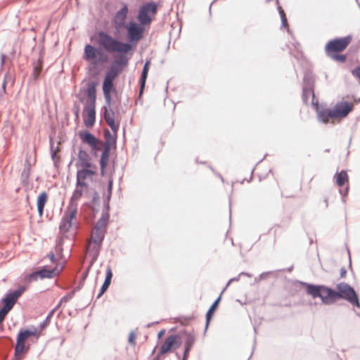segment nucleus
Here are the masks:
<instances>
[{"mask_svg": "<svg viewBox=\"0 0 360 360\" xmlns=\"http://www.w3.org/2000/svg\"><path fill=\"white\" fill-rule=\"evenodd\" d=\"M96 42L109 52L126 53L132 49V45L129 43L121 42L104 32L98 34Z\"/></svg>", "mask_w": 360, "mask_h": 360, "instance_id": "f257e3e1", "label": "nucleus"}, {"mask_svg": "<svg viewBox=\"0 0 360 360\" xmlns=\"http://www.w3.org/2000/svg\"><path fill=\"white\" fill-rule=\"evenodd\" d=\"M307 288V292L312 297L321 298L324 304H330L337 300L338 292L327 288L324 285H315L309 283H304Z\"/></svg>", "mask_w": 360, "mask_h": 360, "instance_id": "f03ea898", "label": "nucleus"}, {"mask_svg": "<svg viewBox=\"0 0 360 360\" xmlns=\"http://www.w3.org/2000/svg\"><path fill=\"white\" fill-rule=\"evenodd\" d=\"M83 58L89 63L90 68H97L108 60V55L101 49L90 44L84 46Z\"/></svg>", "mask_w": 360, "mask_h": 360, "instance_id": "7ed1b4c3", "label": "nucleus"}, {"mask_svg": "<svg viewBox=\"0 0 360 360\" xmlns=\"http://www.w3.org/2000/svg\"><path fill=\"white\" fill-rule=\"evenodd\" d=\"M25 290V288L24 287H21L17 290L7 293L1 300L4 306L0 309V323L4 321L7 314L12 309Z\"/></svg>", "mask_w": 360, "mask_h": 360, "instance_id": "20e7f679", "label": "nucleus"}, {"mask_svg": "<svg viewBox=\"0 0 360 360\" xmlns=\"http://www.w3.org/2000/svg\"><path fill=\"white\" fill-rule=\"evenodd\" d=\"M337 288L338 290L337 300L342 298L353 305L360 307L357 295L353 288L345 283H340L337 285Z\"/></svg>", "mask_w": 360, "mask_h": 360, "instance_id": "39448f33", "label": "nucleus"}, {"mask_svg": "<svg viewBox=\"0 0 360 360\" xmlns=\"http://www.w3.org/2000/svg\"><path fill=\"white\" fill-rule=\"evenodd\" d=\"M156 12V4L154 2H148L143 4L140 8L137 18L141 25H148L150 23L152 18Z\"/></svg>", "mask_w": 360, "mask_h": 360, "instance_id": "423d86ee", "label": "nucleus"}, {"mask_svg": "<svg viewBox=\"0 0 360 360\" xmlns=\"http://www.w3.org/2000/svg\"><path fill=\"white\" fill-rule=\"evenodd\" d=\"M119 73L118 70H115V67H111L110 70L106 73L103 84V91L106 103L110 105L111 102L110 92L113 89V80Z\"/></svg>", "mask_w": 360, "mask_h": 360, "instance_id": "0eeeda50", "label": "nucleus"}, {"mask_svg": "<svg viewBox=\"0 0 360 360\" xmlns=\"http://www.w3.org/2000/svg\"><path fill=\"white\" fill-rule=\"evenodd\" d=\"M77 213V204H70L63 217L60 224V230L61 232H67L72 226V220L75 219Z\"/></svg>", "mask_w": 360, "mask_h": 360, "instance_id": "6e6552de", "label": "nucleus"}, {"mask_svg": "<svg viewBox=\"0 0 360 360\" xmlns=\"http://www.w3.org/2000/svg\"><path fill=\"white\" fill-rule=\"evenodd\" d=\"M351 39V37L347 36L329 41L326 46V51L328 54L333 52L342 51L348 46Z\"/></svg>", "mask_w": 360, "mask_h": 360, "instance_id": "1a4fd4ad", "label": "nucleus"}, {"mask_svg": "<svg viewBox=\"0 0 360 360\" xmlns=\"http://www.w3.org/2000/svg\"><path fill=\"white\" fill-rule=\"evenodd\" d=\"M104 230L94 229L91 232V240L88 245V250L94 251V259L97 257L99 245L102 243L104 237Z\"/></svg>", "mask_w": 360, "mask_h": 360, "instance_id": "9d476101", "label": "nucleus"}, {"mask_svg": "<svg viewBox=\"0 0 360 360\" xmlns=\"http://www.w3.org/2000/svg\"><path fill=\"white\" fill-rule=\"evenodd\" d=\"M352 110V105L347 101L337 103L332 111V119H342L345 117Z\"/></svg>", "mask_w": 360, "mask_h": 360, "instance_id": "9b49d317", "label": "nucleus"}, {"mask_svg": "<svg viewBox=\"0 0 360 360\" xmlns=\"http://www.w3.org/2000/svg\"><path fill=\"white\" fill-rule=\"evenodd\" d=\"M143 28L134 22L127 26V37L129 42H138L143 37Z\"/></svg>", "mask_w": 360, "mask_h": 360, "instance_id": "f8f14e48", "label": "nucleus"}, {"mask_svg": "<svg viewBox=\"0 0 360 360\" xmlns=\"http://www.w3.org/2000/svg\"><path fill=\"white\" fill-rule=\"evenodd\" d=\"M96 167H92V168L84 167V169L79 170L77 174L78 186L86 187V184L84 181L87 179L92 180L93 176L96 173Z\"/></svg>", "mask_w": 360, "mask_h": 360, "instance_id": "ddd939ff", "label": "nucleus"}, {"mask_svg": "<svg viewBox=\"0 0 360 360\" xmlns=\"http://www.w3.org/2000/svg\"><path fill=\"white\" fill-rule=\"evenodd\" d=\"M62 266L60 268L56 266L52 270H48L46 269H43L38 271H35L30 275V281H36L39 277L41 278H53V276L58 275L62 270Z\"/></svg>", "mask_w": 360, "mask_h": 360, "instance_id": "4468645a", "label": "nucleus"}, {"mask_svg": "<svg viewBox=\"0 0 360 360\" xmlns=\"http://www.w3.org/2000/svg\"><path fill=\"white\" fill-rule=\"evenodd\" d=\"M178 336L175 335L168 336L161 346L160 354H166L172 349L178 348L181 344L178 342Z\"/></svg>", "mask_w": 360, "mask_h": 360, "instance_id": "2eb2a0df", "label": "nucleus"}, {"mask_svg": "<svg viewBox=\"0 0 360 360\" xmlns=\"http://www.w3.org/2000/svg\"><path fill=\"white\" fill-rule=\"evenodd\" d=\"M95 105H86L84 108V122L86 127H92L95 122Z\"/></svg>", "mask_w": 360, "mask_h": 360, "instance_id": "dca6fc26", "label": "nucleus"}, {"mask_svg": "<svg viewBox=\"0 0 360 360\" xmlns=\"http://www.w3.org/2000/svg\"><path fill=\"white\" fill-rule=\"evenodd\" d=\"M80 137L84 143L89 144L92 150H98L101 143L91 133L84 132L80 134Z\"/></svg>", "mask_w": 360, "mask_h": 360, "instance_id": "f3484780", "label": "nucleus"}, {"mask_svg": "<svg viewBox=\"0 0 360 360\" xmlns=\"http://www.w3.org/2000/svg\"><path fill=\"white\" fill-rule=\"evenodd\" d=\"M128 13V8L124 5L120 11H118L114 18L113 22L117 30L121 29L124 26L125 19Z\"/></svg>", "mask_w": 360, "mask_h": 360, "instance_id": "a211bd4d", "label": "nucleus"}, {"mask_svg": "<svg viewBox=\"0 0 360 360\" xmlns=\"http://www.w3.org/2000/svg\"><path fill=\"white\" fill-rule=\"evenodd\" d=\"M313 104L315 105L316 112H317V117L319 122L322 123H327L330 118L332 119V111L331 109H319L318 103H314L313 102Z\"/></svg>", "mask_w": 360, "mask_h": 360, "instance_id": "6ab92c4d", "label": "nucleus"}, {"mask_svg": "<svg viewBox=\"0 0 360 360\" xmlns=\"http://www.w3.org/2000/svg\"><path fill=\"white\" fill-rule=\"evenodd\" d=\"M104 119L112 131L116 134L119 128V124L116 123L115 121L114 112L111 110L105 108Z\"/></svg>", "mask_w": 360, "mask_h": 360, "instance_id": "aec40b11", "label": "nucleus"}, {"mask_svg": "<svg viewBox=\"0 0 360 360\" xmlns=\"http://www.w3.org/2000/svg\"><path fill=\"white\" fill-rule=\"evenodd\" d=\"M109 153H110V146L108 145H107L105 146V148L102 152L101 159H100V165H101L102 175H104V169L108 162Z\"/></svg>", "mask_w": 360, "mask_h": 360, "instance_id": "412c9836", "label": "nucleus"}, {"mask_svg": "<svg viewBox=\"0 0 360 360\" xmlns=\"http://www.w3.org/2000/svg\"><path fill=\"white\" fill-rule=\"evenodd\" d=\"M128 63V58L124 55H120L115 58V60L111 67H115V70H118L119 72L121 69L126 66Z\"/></svg>", "mask_w": 360, "mask_h": 360, "instance_id": "4be33fe9", "label": "nucleus"}, {"mask_svg": "<svg viewBox=\"0 0 360 360\" xmlns=\"http://www.w3.org/2000/svg\"><path fill=\"white\" fill-rule=\"evenodd\" d=\"M79 161L81 162V165L83 167L92 168V167H96L95 165L91 164L88 154L84 151H82V150L79 151Z\"/></svg>", "mask_w": 360, "mask_h": 360, "instance_id": "5701e85b", "label": "nucleus"}, {"mask_svg": "<svg viewBox=\"0 0 360 360\" xmlns=\"http://www.w3.org/2000/svg\"><path fill=\"white\" fill-rule=\"evenodd\" d=\"M195 342V338L193 335L188 334L186 338V343H185V350L184 352V356L182 360H186L188 358V353L193 347Z\"/></svg>", "mask_w": 360, "mask_h": 360, "instance_id": "b1692460", "label": "nucleus"}, {"mask_svg": "<svg viewBox=\"0 0 360 360\" xmlns=\"http://www.w3.org/2000/svg\"><path fill=\"white\" fill-rule=\"evenodd\" d=\"M304 86L303 87V96L306 98L307 96L312 94L311 85L313 83V79L311 77L307 75L304 77Z\"/></svg>", "mask_w": 360, "mask_h": 360, "instance_id": "393cba45", "label": "nucleus"}, {"mask_svg": "<svg viewBox=\"0 0 360 360\" xmlns=\"http://www.w3.org/2000/svg\"><path fill=\"white\" fill-rule=\"evenodd\" d=\"M47 200V195L41 193L37 198V210L40 216L42 215L44 207Z\"/></svg>", "mask_w": 360, "mask_h": 360, "instance_id": "a878e982", "label": "nucleus"}, {"mask_svg": "<svg viewBox=\"0 0 360 360\" xmlns=\"http://www.w3.org/2000/svg\"><path fill=\"white\" fill-rule=\"evenodd\" d=\"M150 61H146L142 71L141 77L140 79V84H141V94L145 86L146 81L148 76V72L149 70Z\"/></svg>", "mask_w": 360, "mask_h": 360, "instance_id": "bb28decb", "label": "nucleus"}, {"mask_svg": "<svg viewBox=\"0 0 360 360\" xmlns=\"http://www.w3.org/2000/svg\"><path fill=\"white\" fill-rule=\"evenodd\" d=\"M221 300V295L219 297L214 301V302L211 305L209 310L206 314V328H207L210 319L212 317V314L214 313L215 309L217 308L219 301Z\"/></svg>", "mask_w": 360, "mask_h": 360, "instance_id": "cd10ccee", "label": "nucleus"}, {"mask_svg": "<svg viewBox=\"0 0 360 360\" xmlns=\"http://www.w3.org/2000/svg\"><path fill=\"white\" fill-rule=\"evenodd\" d=\"M87 95L89 99L86 103V105H95L96 102V90L93 86H90L87 89Z\"/></svg>", "mask_w": 360, "mask_h": 360, "instance_id": "c85d7f7f", "label": "nucleus"}, {"mask_svg": "<svg viewBox=\"0 0 360 360\" xmlns=\"http://www.w3.org/2000/svg\"><path fill=\"white\" fill-rule=\"evenodd\" d=\"M108 217H109L108 214H103L102 215V217H101V219L96 224V225L94 226V229H99V230H104L105 231V226L107 225Z\"/></svg>", "mask_w": 360, "mask_h": 360, "instance_id": "c756f323", "label": "nucleus"}, {"mask_svg": "<svg viewBox=\"0 0 360 360\" xmlns=\"http://www.w3.org/2000/svg\"><path fill=\"white\" fill-rule=\"evenodd\" d=\"M85 188H86V187H82L81 186H78V184H77V188H76L75 191H74L73 195L72 196L70 204H72V203L75 204V201H77V200H79L81 198V196L83 194L84 190Z\"/></svg>", "mask_w": 360, "mask_h": 360, "instance_id": "7c9ffc66", "label": "nucleus"}, {"mask_svg": "<svg viewBox=\"0 0 360 360\" xmlns=\"http://www.w3.org/2000/svg\"><path fill=\"white\" fill-rule=\"evenodd\" d=\"M347 174L345 171H342L337 174V184L339 186H342L347 181Z\"/></svg>", "mask_w": 360, "mask_h": 360, "instance_id": "2f4dec72", "label": "nucleus"}, {"mask_svg": "<svg viewBox=\"0 0 360 360\" xmlns=\"http://www.w3.org/2000/svg\"><path fill=\"white\" fill-rule=\"evenodd\" d=\"M30 164L27 162L25 168L21 174V179L23 181H26L30 176Z\"/></svg>", "mask_w": 360, "mask_h": 360, "instance_id": "473e14b6", "label": "nucleus"}, {"mask_svg": "<svg viewBox=\"0 0 360 360\" xmlns=\"http://www.w3.org/2000/svg\"><path fill=\"white\" fill-rule=\"evenodd\" d=\"M55 309H53L51 310L49 314H48L45 321H44L41 325H40V329L38 330L37 328H34V329H36L37 331L39 332V335L41 334V330L43 329V328L48 323V322L49 321L50 319L52 317V316L53 315L54 312H55ZM34 328V327L31 328H29L28 330H32Z\"/></svg>", "mask_w": 360, "mask_h": 360, "instance_id": "72a5a7b5", "label": "nucleus"}, {"mask_svg": "<svg viewBox=\"0 0 360 360\" xmlns=\"http://www.w3.org/2000/svg\"><path fill=\"white\" fill-rule=\"evenodd\" d=\"M112 277V271H111L110 268H108L104 283L106 284L110 285Z\"/></svg>", "mask_w": 360, "mask_h": 360, "instance_id": "f704fd0d", "label": "nucleus"}, {"mask_svg": "<svg viewBox=\"0 0 360 360\" xmlns=\"http://www.w3.org/2000/svg\"><path fill=\"white\" fill-rule=\"evenodd\" d=\"M328 55L330 56L333 59L340 62H344L346 59V57L344 55H332L330 53Z\"/></svg>", "mask_w": 360, "mask_h": 360, "instance_id": "c9c22d12", "label": "nucleus"}, {"mask_svg": "<svg viewBox=\"0 0 360 360\" xmlns=\"http://www.w3.org/2000/svg\"><path fill=\"white\" fill-rule=\"evenodd\" d=\"M278 10H279V13H280V15H281V18L282 20V24L283 26H285L286 23H287V20L285 18L284 11L281 9V7H278Z\"/></svg>", "mask_w": 360, "mask_h": 360, "instance_id": "e433bc0d", "label": "nucleus"}, {"mask_svg": "<svg viewBox=\"0 0 360 360\" xmlns=\"http://www.w3.org/2000/svg\"><path fill=\"white\" fill-rule=\"evenodd\" d=\"M51 156H52V158L54 159L55 158V156L56 155V153L58 151V147H54V144L52 142V141L51 140Z\"/></svg>", "mask_w": 360, "mask_h": 360, "instance_id": "4c0bfd02", "label": "nucleus"}, {"mask_svg": "<svg viewBox=\"0 0 360 360\" xmlns=\"http://www.w3.org/2000/svg\"><path fill=\"white\" fill-rule=\"evenodd\" d=\"M110 285L108 284H106L105 283H103L101 288V291L100 292L98 293L97 297L99 298L101 297V295L107 290V289L108 288Z\"/></svg>", "mask_w": 360, "mask_h": 360, "instance_id": "58836bf2", "label": "nucleus"}, {"mask_svg": "<svg viewBox=\"0 0 360 360\" xmlns=\"http://www.w3.org/2000/svg\"><path fill=\"white\" fill-rule=\"evenodd\" d=\"M135 339H136V334L134 332H131L129 333V339H128V342L131 344V345H134L135 344Z\"/></svg>", "mask_w": 360, "mask_h": 360, "instance_id": "ea45409f", "label": "nucleus"}, {"mask_svg": "<svg viewBox=\"0 0 360 360\" xmlns=\"http://www.w3.org/2000/svg\"><path fill=\"white\" fill-rule=\"evenodd\" d=\"M352 75L360 80V66L356 68L352 71Z\"/></svg>", "mask_w": 360, "mask_h": 360, "instance_id": "a19ab883", "label": "nucleus"}, {"mask_svg": "<svg viewBox=\"0 0 360 360\" xmlns=\"http://www.w3.org/2000/svg\"><path fill=\"white\" fill-rule=\"evenodd\" d=\"M41 66H40L39 65H36V66L34 68V72H33V75H34V76L35 77V78H37V77L39 76V73H40V72H41Z\"/></svg>", "mask_w": 360, "mask_h": 360, "instance_id": "79ce46f5", "label": "nucleus"}, {"mask_svg": "<svg viewBox=\"0 0 360 360\" xmlns=\"http://www.w3.org/2000/svg\"><path fill=\"white\" fill-rule=\"evenodd\" d=\"M112 186V181L111 180H110L109 182H108V195L107 196L108 200H110V195H111Z\"/></svg>", "mask_w": 360, "mask_h": 360, "instance_id": "37998d69", "label": "nucleus"}, {"mask_svg": "<svg viewBox=\"0 0 360 360\" xmlns=\"http://www.w3.org/2000/svg\"><path fill=\"white\" fill-rule=\"evenodd\" d=\"M239 280V276L237 278H233L229 280V281L227 283V285H229L231 282L233 281H238Z\"/></svg>", "mask_w": 360, "mask_h": 360, "instance_id": "c03bdc74", "label": "nucleus"}, {"mask_svg": "<svg viewBox=\"0 0 360 360\" xmlns=\"http://www.w3.org/2000/svg\"><path fill=\"white\" fill-rule=\"evenodd\" d=\"M49 258H50V259H51V261L52 262H53L55 261V256H54V255H53V254H50V255H49Z\"/></svg>", "mask_w": 360, "mask_h": 360, "instance_id": "a18cd8bd", "label": "nucleus"}, {"mask_svg": "<svg viewBox=\"0 0 360 360\" xmlns=\"http://www.w3.org/2000/svg\"><path fill=\"white\" fill-rule=\"evenodd\" d=\"M165 331L164 330H161L158 333V337L159 338H160L162 337V335L164 334Z\"/></svg>", "mask_w": 360, "mask_h": 360, "instance_id": "49530a36", "label": "nucleus"}, {"mask_svg": "<svg viewBox=\"0 0 360 360\" xmlns=\"http://www.w3.org/2000/svg\"><path fill=\"white\" fill-rule=\"evenodd\" d=\"M4 58H5V56H4V55H2V56H1V65H3V64H4Z\"/></svg>", "mask_w": 360, "mask_h": 360, "instance_id": "de8ad7c7", "label": "nucleus"}, {"mask_svg": "<svg viewBox=\"0 0 360 360\" xmlns=\"http://www.w3.org/2000/svg\"><path fill=\"white\" fill-rule=\"evenodd\" d=\"M242 274H244V275H245V276H249V277H250V276H250V274H248V273H240V275H239V276H240V275H242Z\"/></svg>", "mask_w": 360, "mask_h": 360, "instance_id": "09e8293b", "label": "nucleus"}, {"mask_svg": "<svg viewBox=\"0 0 360 360\" xmlns=\"http://www.w3.org/2000/svg\"><path fill=\"white\" fill-rule=\"evenodd\" d=\"M68 300V297H63L61 299L60 302H63V300L67 301Z\"/></svg>", "mask_w": 360, "mask_h": 360, "instance_id": "8fccbe9b", "label": "nucleus"}, {"mask_svg": "<svg viewBox=\"0 0 360 360\" xmlns=\"http://www.w3.org/2000/svg\"><path fill=\"white\" fill-rule=\"evenodd\" d=\"M64 340H65L64 338H63L61 340V343H63L64 342Z\"/></svg>", "mask_w": 360, "mask_h": 360, "instance_id": "3c124183", "label": "nucleus"}, {"mask_svg": "<svg viewBox=\"0 0 360 360\" xmlns=\"http://www.w3.org/2000/svg\"><path fill=\"white\" fill-rule=\"evenodd\" d=\"M155 360H158V358H156Z\"/></svg>", "mask_w": 360, "mask_h": 360, "instance_id": "603ef678", "label": "nucleus"}]
</instances>
